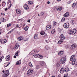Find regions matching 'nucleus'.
Listing matches in <instances>:
<instances>
[{"label":"nucleus","mask_w":77,"mask_h":77,"mask_svg":"<svg viewBox=\"0 0 77 77\" xmlns=\"http://www.w3.org/2000/svg\"><path fill=\"white\" fill-rule=\"evenodd\" d=\"M9 75V71L7 70L5 71V73L2 75V77H7Z\"/></svg>","instance_id":"f257e3e1"},{"label":"nucleus","mask_w":77,"mask_h":77,"mask_svg":"<svg viewBox=\"0 0 77 77\" xmlns=\"http://www.w3.org/2000/svg\"><path fill=\"white\" fill-rule=\"evenodd\" d=\"M66 59L64 57L61 58L60 60V64H63L65 62Z\"/></svg>","instance_id":"f03ea898"},{"label":"nucleus","mask_w":77,"mask_h":77,"mask_svg":"<svg viewBox=\"0 0 77 77\" xmlns=\"http://www.w3.org/2000/svg\"><path fill=\"white\" fill-rule=\"evenodd\" d=\"M33 72V70L32 69H29L27 72V75L28 76L30 75L31 74H32Z\"/></svg>","instance_id":"7ed1b4c3"},{"label":"nucleus","mask_w":77,"mask_h":77,"mask_svg":"<svg viewBox=\"0 0 77 77\" xmlns=\"http://www.w3.org/2000/svg\"><path fill=\"white\" fill-rule=\"evenodd\" d=\"M65 29H68L69 27V23H66L63 25Z\"/></svg>","instance_id":"20e7f679"},{"label":"nucleus","mask_w":77,"mask_h":77,"mask_svg":"<svg viewBox=\"0 0 77 77\" xmlns=\"http://www.w3.org/2000/svg\"><path fill=\"white\" fill-rule=\"evenodd\" d=\"M75 48H76V45L74 44H73L71 45L70 48L72 50H74L75 49Z\"/></svg>","instance_id":"39448f33"},{"label":"nucleus","mask_w":77,"mask_h":77,"mask_svg":"<svg viewBox=\"0 0 77 77\" xmlns=\"http://www.w3.org/2000/svg\"><path fill=\"white\" fill-rule=\"evenodd\" d=\"M23 7L24 9H26V10H28L29 7H28V5H24Z\"/></svg>","instance_id":"423d86ee"},{"label":"nucleus","mask_w":77,"mask_h":77,"mask_svg":"<svg viewBox=\"0 0 77 77\" xmlns=\"http://www.w3.org/2000/svg\"><path fill=\"white\" fill-rule=\"evenodd\" d=\"M19 45L18 44H16L14 48V50H16L17 49H18V47Z\"/></svg>","instance_id":"0eeeda50"},{"label":"nucleus","mask_w":77,"mask_h":77,"mask_svg":"<svg viewBox=\"0 0 77 77\" xmlns=\"http://www.w3.org/2000/svg\"><path fill=\"white\" fill-rule=\"evenodd\" d=\"M69 13L68 12L64 14V17H68V16L69 15Z\"/></svg>","instance_id":"6e6552de"},{"label":"nucleus","mask_w":77,"mask_h":77,"mask_svg":"<svg viewBox=\"0 0 77 77\" xmlns=\"http://www.w3.org/2000/svg\"><path fill=\"white\" fill-rule=\"evenodd\" d=\"M5 59L7 61H9L10 60V56L9 55H8L7 56Z\"/></svg>","instance_id":"1a4fd4ad"},{"label":"nucleus","mask_w":77,"mask_h":77,"mask_svg":"<svg viewBox=\"0 0 77 77\" xmlns=\"http://www.w3.org/2000/svg\"><path fill=\"white\" fill-rule=\"evenodd\" d=\"M16 12L17 14H21V10H20L19 9H17L16 10Z\"/></svg>","instance_id":"9d476101"},{"label":"nucleus","mask_w":77,"mask_h":77,"mask_svg":"<svg viewBox=\"0 0 77 77\" xmlns=\"http://www.w3.org/2000/svg\"><path fill=\"white\" fill-rule=\"evenodd\" d=\"M17 39L18 41H22V40H23V37H18L17 38Z\"/></svg>","instance_id":"9b49d317"},{"label":"nucleus","mask_w":77,"mask_h":77,"mask_svg":"<svg viewBox=\"0 0 77 77\" xmlns=\"http://www.w3.org/2000/svg\"><path fill=\"white\" fill-rule=\"evenodd\" d=\"M60 38L63 40L64 39L65 37H64V36H63V34H61L60 35Z\"/></svg>","instance_id":"f8f14e48"},{"label":"nucleus","mask_w":77,"mask_h":77,"mask_svg":"<svg viewBox=\"0 0 77 77\" xmlns=\"http://www.w3.org/2000/svg\"><path fill=\"white\" fill-rule=\"evenodd\" d=\"M21 63V60H20L18 61L16 63L17 65H20Z\"/></svg>","instance_id":"ddd939ff"},{"label":"nucleus","mask_w":77,"mask_h":77,"mask_svg":"<svg viewBox=\"0 0 77 77\" xmlns=\"http://www.w3.org/2000/svg\"><path fill=\"white\" fill-rule=\"evenodd\" d=\"M64 69L63 68H61L60 71V73L61 74L63 73V72H64Z\"/></svg>","instance_id":"4468645a"},{"label":"nucleus","mask_w":77,"mask_h":77,"mask_svg":"<svg viewBox=\"0 0 77 77\" xmlns=\"http://www.w3.org/2000/svg\"><path fill=\"white\" fill-rule=\"evenodd\" d=\"M63 41L62 40V39H60V40L58 41V44L60 45L61 44H62V42H63Z\"/></svg>","instance_id":"2eb2a0df"},{"label":"nucleus","mask_w":77,"mask_h":77,"mask_svg":"<svg viewBox=\"0 0 77 77\" xmlns=\"http://www.w3.org/2000/svg\"><path fill=\"white\" fill-rule=\"evenodd\" d=\"M51 27V26H47L46 27V30H48V29H50Z\"/></svg>","instance_id":"dca6fc26"},{"label":"nucleus","mask_w":77,"mask_h":77,"mask_svg":"<svg viewBox=\"0 0 77 77\" xmlns=\"http://www.w3.org/2000/svg\"><path fill=\"white\" fill-rule=\"evenodd\" d=\"M62 7H59L57 8V11H61L62 9Z\"/></svg>","instance_id":"f3484780"},{"label":"nucleus","mask_w":77,"mask_h":77,"mask_svg":"<svg viewBox=\"0 0 77 77\" xmlns=\"http://www.w3.org/2000/svg\"><path fill=\"white\" fill-rule=\"evenodd\" d=\"M63 54V51H60L58 53V54L60 56H62Z\"/></svg>","instance_id":"a211bd4d"},{"label":"nucleus","mask_w":77,"mask_h":77,"mask_svg":"<svg viewBox=\"0 0 77 77\" xmlns=\"http://www.w3.org/2000/svg\"><path fill=\"white\" fill-rule=\"evenodd\" d=\"M75 59L74 58V59L72 61V65H74L75 64Z\"/></svg>","instance_id":"6ab92c4d"},{"label":"nucleus","mask_w":77,"mask_h":77,"mask_svg":"<svg viewBox=\"0 0 77 77\" xmlns=\"http://www.w3.org/2000/svg\"><path fill=\"white\" fill-rule=\"evenodd\" d=\"M72 32H73V35H74V34H75L76 32H77V30H76V29H74L73 30V31Z\"/></svg>","instance_id":"aec40b11"},{"label":"nucleus","mask_w":77,"mask_h":77,"mask_svg":"<svg viewBox=\"0 0 77 77\" xmlns=\"http://www.w3.org/2000/svg\"><path fill=\"white\" fill-rule=\"evenodd\" d=\"M69 71V69L68 68H66L65 69L64 71L66 72H68Z\"/></svg>","instance_id":"412c9836"},{"label":"nucleus","mask_w":77,"mask_h":77,"mask_svg":"<svg viewBox=\"0 0 77 77\" xmlns=\"http://www.w3.org/2000/svg\"><path fill=\"white\" fill-rule=\"evenodd\" d=\"M38 34H35L34 36V39H38Z\"/></svg>","instance_id":"4be33fe9"},{"label":"nucleus","mask_w":77,"mask_h":77,"mask_svg":"<svg viewBox=\"0 0 77 77\" xmlns=\"http://www.w3.org/2000/svg\"><path fill=\"white\" fill-rule=\"evenodd\" d=\"M40 34L41 35H44L45 34V32L44 31H42L40 32Z\"/></svg>","instance_id":"5701e85b"},{"label":"nucleus","mask_w":77,"mask_h":77,"mask_svg":"<svg viewBox=\"0 0 77 77\" xmlns=\"http://www.w3.org/2000/svg\"><path fill=\"white\" fill-rule=\"evenodd\" d=\"M29 29V26H27L25 28H24V30L25 31H27L28 29Z\"/></svg>","instance_id":"b1692460"},{"label":"nucleus","mask_w":77,"mask_h":77,"mask_svg":"<svg viewBox=\"0 0 77 77\" xmlns=\"http://www.w3.org/2000/svg\"><path fill=\"white\" fill-rule=\"evenodd\" d=\"M28 3L29 5H32L33 3V2L30 1H29Z\"/></svg>","instance_id":"393cba45"},{"label":"nucleus","mask_w":77,"mask_h":77,"mask_svg":"<svg viewBox=\"0 0 77 77\" xmlns=\"http://www.w3.org/2000/svg\"><path fill=\"white\" fill-rule=\"evenodd\" d=\"M45 63L44 61L41 62L40 63V64L42 66L44 65V64H45Z\"/></svg>","instance_id":"a878e982"},{"label":"nucleus","mask_w":77,"mask_h":77,"mask_svg":"<svg viewBox=\"0 0 77 77\" xmlns=\"http://www.w3.org/2000/svg\"><path fill=\"white\" fill-rule=\"evenodd\" d=\"M71 23L72 24H74V20H72L71 21Z\"/></svg>","instance_id":"bb28decb"},{"label":"nucleus","mask_w":77,"mask_h":77,"mask_svg":"<svg viewBox=\"0 0 77 77\" xmlns=\"http://www.w3.org/2000/svg\"><path fill=\"white\" fill-rule=\"evenodd\" d=\"M69 34H70V35H72V34H73L72 31L70 30L69 31Z\"/></svg>","instance_id":"cd10ccee"},{"label":"nucleus","mask_w":77,"mask_h":77,"mask_svg":"<svg viewBox=\"0 0 77 77\" xmlns=\"http://www.w3.org/2000/svg\"><path fill=\"white\" fill-rule=\"evenodd\" d=\"M65 20V18L64 17H63L61 20V21L62 22H64Z\"/></svg>","instance_id":"c85d7f7f"},{"label":"nucleus","mask_w":77,"mask_h":77,"mask_svg":"<svg viewBox=\"0 0 77 77\" xmlns=\"http://www.w3.org/2000/svg\"><path fill=\"white\" fill-rule=\"evenodd\" d=\"M29 65L31 67H32V66H33V65H32V63H31V62H29Z\"/></svg>","instance_id":"c756f323"},{"label":"nucleus","mask_w":77,"mask_h":77,"mask_svg":"<svg viewBox=\"0 0 77 77\" xmlns=\"http://www.w3.org/2000/svg\"><path fill=\"white\" fill-rule=\"evenodd\" d=\"M39 66L37 65L36 66L35 68L37 69H39Z\"/></svg>","instance_id":"7c9ffc66"},{"label":"nucleus","mask_w":77,"mask_h":77,"mask_svg":"<svg viewBox=\"0 0 77 77\" xmlns=\"http://www.w3.org/2000/svg\"><path fill=\"white\" fill-rule=\"evenodd\" d=\"M1 19L3 20L2 21V22H4V20H5V22H6V21H7V20H6V19H5L3 18H2Z\"/></svg>","instance_id":"2f4dec72"},{"label":"nucleus","mask_w":77,"mask_h":77,"mask_svg":"<svg viewBox=\"0 0 77 77\" xmlns=\"http://www.w3.org/2000/svg\"><path fill=\"white\" fill-rule=\"evenodd\" d=\"M55 29H53L51 31V33L53 34V33H55Z\"/></svg>","instance_id":"473e14b6"},{"label":"nucleus","mask_w":77,"mask_h":77,"mask_svg":"<svg viewBox=\"0 0 77 77\" xmlns=\"http://www.w3.org/2000/svg\"><path fill=\"white\" fill-rule=\"evenodd\" d=\"M53 23V26H56V24H57V22H54Z\"/></svg>","instance_id":"72a5a7b5"},{"label":"nucleus","mask_w":77,"mask_h":77,"mask_svg":"<svg viewBox=\"0 0 77 77\" xmlns=\"http://www.w3.org/2000/svg\"><path fill=\"white\" fill-rule=\"evenodd\" d=\"M35 57H39V54L36 55L35 56Z\"/></svg>","instance_id":"f704fd0d"},{"label":"nucleus","mask_w":77,"mask_h":77,"mask_svg":"<svg viewBox=\"0 0 77 77\" xmlns=\"http://www.w3.org/2000/svg\"><path fill=\"white\" fill-rule=\"evenodd\" d=\"M32 53H33L32 54V55L33 56H35V51H32Z\"/></svg>","instance_id":"c9c22d12"},{"label":"nucleus","mask_w":77,"mask_h":77,"mask_svg":"<svg viewBox=\"0 0 77 77\" xmlns=\"http://www.w3.org/2000/svg\"><path fill=\"white\" fill-rule=\"evenodd\" d=\"M3 41V43H6V42H7V40H4Z\"/></svg>","instance_id":"e433bc0d"},{"label":"nucleus","mask_w":77,"mask_h":77,"mask_svg":"<svg viewBox=\"0 0 77 77\" xmlns=\"http://www.w3.org/2000/svg\"><path fill=\"white\" fill-rule=\"evenodd\" d=\"M18 53H19V51H17V53L15 54V55L17 56H18Z\"/></svg>","instance_id":"4c0bfd02"},{"label":"nucleus","mask_w":77,"mask_h":77,"mask_svg":"<svg viewBox=\"0 0 77 77\" xmlns=\"http://www.w3.org/2000/svg\"><path fill=\"white\" fill-rule=\"evenodd\" d=\"M38 57H39L40 59H42V58H43V56L39 55V56Z\"/></svg>","instance_id":"58836bf2"},{"label":"nucleus","mask_w":77,"mask_h":77,"mask_svg":"<svg viewBox=\"0 0 77 77\" xmlns=\"http://www.w3.org/2000/svg\"><path fill=\"white\" fill-rule=\"evenodd\" d=\"M11 26V23L8 24L7 25V27H10Z\"/></svg>","instance_id":"ea45409f"},{"label":"nucleus","mask_w":77,"mask_h":77,"mask_svg":"<svg viewBox=\"0 0 77 77\" xmlns=\"http://www.w3.org/2000/svg\"><path fill=\"white\" fill-rule=\"evenodd\" d=\"M15 28H14L13 29L11 30L10 31V32H13V31H14V30L15 29Z\"/></svg>","instance_id":"a19ab883"},{"label":"nucleus","mask_w":77,"mask_h":77,"mask_svg":"<svg viewBox=\"0 0 77 77\" xmlns=\"http://www.w3.org/2000/svg\"><path fill=\"white\" fill-rule=\"evenodd\" d=\"M75 3H73L72 5V7H75Z\"/></svg>","instance_id":"79ce46f5"},{"label":"nucleus","mask_w":77,"mask_h":77,"mask_svg":"<svg viewBox=\"0 0 77 77\" xmlns=\"http://www.w3.org/2000/svg\"><path fill=\"white\" fill-rule=\"evenodd\" d=\"M11 6H12L11 4L8 7V9H9L11 8Z\"/></svg>","instance_id":"37998d69"},{"label":"nucleus","mask_w":77,"mask_h":77,"mask_svg":"<svg viewBox=\"0 0 77 77\" xmlns=\"http://www.w3.org/2000/svg\"><path fill=\"white\" fill-rule=\"evenodd\" d=\"M75 57V55H73L71 57H72V58L73 59V58H74V57Z\"/></svg>","instance_id":"c03bdc74"},{"label":"nucleus","mask_w":77,"mask_h":77,"mask_svg":"<svg viewBox=\"0 0 77 77\" xmlns=\"http://www.w3.org/2000/svg\"><path fill=\"white\" fill-rule=\"evenodd\" d=\"M73 60V58H72V57H71L70 59V61H72Z\"/></svg>","instance_id":"a18cd8bd"},{"label":"nucleus","mask_w":77,"mask_h":77,"mask_svg":"<svg viewBox=\"0 0 77 77\" xmlns=\"http://www.w3.org/2000/svg\"><path fill=\"white\" fill-rule=\"evenodd\" d=\"M28 38H25L24 40L25 41H28Z\"/></svg>","instance_id":"49530a36"},{"label":"nucleus","mask_w":77,"mask_h":77,"mask_svg":"<svg viewBox=\"0 0 77 77\" xmlns=\"http://www.w3.org/2000/svg\"><path fill=\"white\" fill-rule=\"evenodd\" d=\"M43 15H44V13H43V12H42L40 14V15H41L42 16Z\"/></svg>","instance_id":"de8ad7c7"},{"label":"nucleus","mask_w":77,"mask_h":77,"mask_svg":"<svg viewBox=\"0 0 77 77\" xmlns=\"http://www.w3.org/2000/svg\"><path fill=\"white\" fill-rule=\"evenodd\" d=\"M8 64H7V66H5V67H7V66H8V65H9V64H10L9 62H8Z\"/></svg>","instance_id":"09e8293b"},{"label":"nucleus","mask_w":77,"mask_h":77,"mask_svg":"<svg viewBox=\"0 0 77 77\" xmlns=\"http://www.w3.org/2000/svg\"><path fill=\"white\" fill-rule=\"evenodd\" d=\"M57 9V8L56 7L54 8V10L55 11H56Z\"/></svg>","instance_id":"8fccbe9b"},{"label":"nucleus","mask_w":77,"mask_h":77,"mask_svg":"<svg viewBox=\"0 0 77 77\" xmlns=\"http://www.w3.org/2000/svg\"><path fill=\"white\" fill-rule=\"evenodd\" d=\"M57 66H58V67H59V66H60V65L59 64H58V63H57Z\"/></svg>","instance_id":"3c124183"},{"label":"nucleus","mask_w":77,"mask_h":77,"mask_svg":"<svg viewBox=\"0 0 77 77\" xmlns=\"http://www.w3.org/2000/svg\"><path fill=\"white\" fill-rule=\"evenodd\" d=\"M2 58H1L0 59V62H2Z\"/></svg>","instance_id":"603ef678"},{"label":"nucleus","mask_w":77,"mask_h":77,"mask_svg":"<svg viewBox=\"0 0 77 77\" xmlns=\"http://www.w3.org/2000/svg\"><path fill=\"white\" fill-rule=\"evenodd\" d=\"M2 41H3V40L0 39V41L1 42V43H2Z\"/></svg>","instance_id":"864d4df0"},{"label":"nucleus","mask_w":77,"mask_h":77,"mask_svg":"<svg viewBox=\"0 0 77 77\" xmlns=\"http://www.w3.org/2000/svg\"><path fill=\"white\" fill-rule=\"evenodd\" d=\"M27 21H28V23H30V20H27Z\"/></svg>","instance_id":"5fc2aeb1"},{"label":"nucleus","mask_w":77,"mask_h":77,"mask_svg":"<svg viewBox=\"0 0 77 77\" xmlns=\"http://www.w3.org/2000/svg\"><path fill=\"white\" fill-rule=\"evenodd\" d=\"M8 10V8H5V11H6Z\"/></svg>","instance_id":"6e6d98bb"},{"label":"nucleus","mask_w":77,"mask_h":77,"mask_svg":"<svg viewBox=\"0 0 77 77\" xmlns=\"http://www.w3.org/2000/svg\"><path fill=\"white\" fill-rule=\"evenodd\" d=\"M14 58H17V57L15 55H14Z\"/></svg>","instance_id":"4d7b16f0"},{"label":"nucleus","mask_w":77,"mask_h":77,"mask_svg":"<svg viewBox=\"0 0 77 77\" xmlns=\"http://www.w3.org/2000/svg\"><path fill=\"white\" fill-rule=\"evenodd\" d=\"M47 4H48V5H49V4H50V2L48 1V2H47Z\"/></svg>","instance_id":"13d9d810"},{"label":"nucleus","mask_w":77,"mask_h":77,"mask_svg":"<svg viewBox=\"0 0 77 77\" xmlns=\"http://www.w3.org/2000/svg\"><path fill=\"white\" fill-rule=\"evenodd\" d=\"M4 56H3L1 58L2 59H3V58H4Z\"/></svg>","instance_id":"bf43d9fd"},{"label":"nucleus","mask_w":77,"mask_h":77,"mask_svg":"<svg viewBox=\"0 0 77 77\" xmlns=\"http://www.w3.org/2000/svg\"><path fill=\"white\" fill-rule=\"evenodd\" d=\"M2 34V31H1V30H0V35H1Z\"/></svg>","instance_id":"052dcab7"},{"label":"nucleus","mask_w":77,"mask_h":77,"mask_svg":"<svg viewBox=\"0 0 77 77\" xmlns=\"http://www.w3.org/2000/svg\"><path fill=\"white\" fill-rule=\"evenodd\" d=\"M16 27L17 28L18 27V25H16Z\"/></svg>","instance_id":"680f3d73"},{"label":"nucleus","mask_w":77,"mask_h":77,"mask_svg":"<svg viewBox=\"0 0 77 77\" xmlns=\"http://www.w3.org/2000/svg\"><path fill=\"white\" fill-rule=\"evenodd\" d=\"M11 32V31H10L8 33V34H9V33H11V32Z\"/></svg>","instance_id":"e2e57ef3"},{"label":"nucleus","mask_w":77,"mask_h":77,"mask_svg":"<svg viewBox=\"0 0 77 77\" xmlns=\"http://www.w3.org/2000/svg\"><path fill=\"white\" fill-rule=\"evenodd\" d=\"M2 54V51H0V55H1Z\"/></svg>","instance_id":"0e129e2a"},{"label":"nucleus","mask_w":77,"mask_h":77,"mask_svg":"<svg viewBox=\"0 0 77 77\" xmlns=\"http://www.w3.org/2000/svg\"><path fill=\"white\" fill-rule=\"evenodd\" d=\"M2 72H3V73H4V72H5V70H4L2 71Z\"/></svg>","instance_id":"69168bd1"},{"label":"nucleus","mask_w":77,"mask_h":77,"mask_svg":"<svg viewBox=\"0 0 77 77\" xmlns=\"http://www.w3.org/2000/svg\"><path fill=\"white\" fill-rule=\"evenodd\" d=\"M2 3H6L5 2H2Z\"/></svg>","instance_id":"338daca9"},{"label":"nucleus","mask_w":77,"mask_h":77,"mask_svg":"<svg viewBox=\"0 0 77 77\" xmlns=\"http://www.w3.org/2000/svg\"><path fill=\"white\" fill-rule=\"evenodd\" d=\"M75 65L76 66H77V62L76 63Z\"/></svg>","instance_id":"774afa93"}]
</instances>
